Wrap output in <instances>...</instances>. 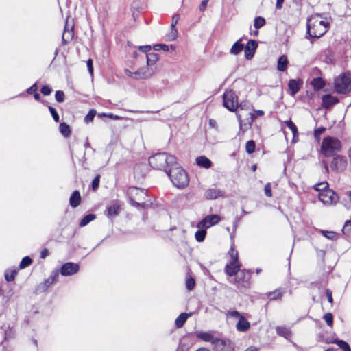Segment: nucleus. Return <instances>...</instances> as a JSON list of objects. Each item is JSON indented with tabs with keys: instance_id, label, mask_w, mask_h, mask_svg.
Segmentation results:
<instances>
[{
	"instance_id": "nucleus-1",
	"label": "nucleus",
	"mask_w": 351,
	"mask_h": 351,
	"mask_svg": "<svg viewBox=\"0 0 351 351\" xmlns=\"http://www.w3.org/2000/svg\"><path fill=\"white\" fill-rule=\"evenodd\" d=\"M130 204L136 208H147L152 205V201L147 191L136 186H130L127 190Z\"/></svg>"
},
{
	"instance_id": "nucleus-2",
	"label": "nucleus",
	"mask_w": 351,
	"mask_h": 351,
	"mask_svg": "<svg viewBox=\"0 0 351 351\" xmlns=\"http://www.w3.org/2000/svg\"><path fill=\"white\" fill-rule=\"evenodd\" d=\"M329 21L319 14L311 16L307 21L308 34L312 38H320L328 30Z\"/></svg>"
},
{
	"instance_id": "nucleus-3",
	"label": "nucleus",
	"mask_w": 351,
	"mask_h": 351,
	"mask_svg": "<svg viewBox=\"0 0 351 351\" xmlns=\"http://www.w3.org/2000/svg\"><path fill=\"white\" fill-rule=\"evenodd\" d=\"M176 158L167 153H157L149 158V165L154 169L167 173L172 166L176 165Z\"/></svg>"
},
{
	"instance_id": "nucleus-4",
	"label": "nucleus",
	"mask_w": 351,
	"mask_h": 351,
	"mask_svg": "<svg viewBox=\"0 0 351 351\" xmlns=\"http://www.w3.org/2000/svg\"><path fill=\"white\" fill-rule=\"evenodd\" d=\"M173 184L178 189H183L188 186L189 179L187 173L176 162V165L171 167L167 171Z\"/></svg>"
},
{
	"instance_id": "nucleus-5",
	"label": "nucleus",
	"mask_w": 351,
	"mask_h": 351,
	"mask_svg": "<svg viewBox=\"0 0 351 351\" xmlns=\"http://www.w3.org/2000/svg\"><path fill=\"white\" fill-rule=\"evenodd\" d=\"M342 147L341 142L337 138L332 136H326L324 138L322 145L321 152L326 156H332L335 153L341 151Z\"/></svg>"
},
{
	"instance_id": "nucleus-6",
	"label": "nucleus",
	"mask_w": 351,
	"mask_h": 351,
	"mask_svg": "<svg viewBox=\"0 0 351 351\" xmlns=\"http://www.w3.org/2000/svg\"><path fill=\"white\" fill-rule=\"evenodd\" d=\"M228 255L230 258L225 267V271L227 275L233 276L236 275L240 269L239 253L234 250L233 246H231L228 251Z\"/></svg>"
},
{
	"instance_id": "nucleus-7",
	"label": "nucleus",
	"mask_w": 351,
	"mask_h": 351,
	"mask_svg": "<svg viewBox=\"0 0 351 351\" xmlns=\"http://www.w3.org/2000/svg\"><path fill=\"white\" fill-rule=\"evenodd\" d=\"M334 87L339 94H347L351 91V77L346 74H341L335 78Z\"/></svg>"
},
{
	"instance_id": "nucleus-8",
	"label": "nucleus",
	"mask_w": 351,
	"mask_h": 351,
	"mask_svg": "<svg viewBox=\"0 0 351 351\" xmlns=\"http://www.w3.org/2000/svg\"><path fill=\"white\" fill-rule=\"evenodd\" d=\"M223 106L234 112L239 107L238 97L232 90H227L223 95Z\"/></svg>"
},
{
	"instance_id": "nucleus-9",
	"label": "nucleus",
	"mask_w": 351,
	"mask_h": 351,
	"mask_svg": "<svg viewBox=\"0 0 351 351\" xmlns=\"http://www.w3.org/2000/svg\"><path fill=\"white\" fill-rule=\"evenodd\" d=\"M58 277L59 271L58 269L53 270L48 278L37 285L36 293H41L45 292L53 283L58 281Z\"/></svg>"
},
{
	"instance_id": "nucleus-10",
	"label": "nucleus",
	"mask_w": 351,
	"mask_h": 351,
	"mask_svg": "<svg viewBox=\"0 0 351 351\" xmlns=\"http://www.w3.org/2000/svg\"><path fill=\"white\" fill-rule=\"evenodd\" d=\"M154 71L149 67H143L136 72H132L128 69H125V73L129 77L135 80L147 79L151 77Z\"/></svg>"
},
{
	"instance_id": "nucleus-11",
	"label": "nucleus",
	"mask_w": 351,
	"mask_h": 351,
	"mask_svg": "<svg viewBox=\"0 0 351 351\" xmlns=\"http://www.w3.org/2000/svg\"><path fill=\"white\" fill-rule=\"evenodd\" d=\"M234 345L229 339L215 338L213 342L214 351H234Z\"/></svg>"
},
{
	"instance_id": "nucleus-12",
	"label": "nucleus",
	"mask_w": 351,
	"mask_h": 351,
	"mask_svg": "<svg viewBox=\"0 0 351 351\" xmlns=\"http://www.w3.org/2000/svg\"><path fill=\"white\" fill-rule=\"evenodd\" d=\"M221 221V217L217 214L206 215L197 225V228H208L217 224Z\"/></svg>"
},
{
	"instance_id": "nucleus-13",
	"label": "nucleus",
	"mask_w": 351,
	"mask_h": 351,
	"mask_svg": "<svg viewBox=\"0 0 351 351\" xmlns=\"http://www.w3.org/2000/svg\"><path fill=\"white\" fill-rule=\"evenodd\" d=\"M319 199L323 204L326 205L335 204L339 199L338 196L331 189H326L320 192Z\"/></svg>"
},
{
	"instance_id": "nucleus-14",
	"label": "nucleus",
	"mask_w": 351,
	"mask_h": 351,
	"mask_svg": "<svg viewBox=\"0 0 351 351\" xmlns=\"http://www.w3.org/2000/svg\"><path fill=\"white\" fill-rule=\"evenodd\" d=\"M74 37V25L69 23L68 19L66 20L64 32L62 36V45H66L70 43Z\"/></svg>"
},
{
	"instance_id": "nucleus-15",
	"label": "nucleus",
	"mask_w": 351,
	"mask_h": 351,
	"mask_svg": "<svg viewBox=\"0 0 351 351\" xmlns=\"http://www.w3.org/2000/svg\"><path fill=\"white\" fill-rule=\"evenodd\" d=\"M79 270L80 265L77 263L67 262L62 265L60 273L62 276H68L77 274Z\"/></svg>"
},
{
	"instance_id": "nucleus-16",
	"label": "nucleus",
	"mask_w": 351,
	"mask_h": 351,
	"mask_svg": "<svg viewBox=\"0 0 351 351\" xmlns=\"http://www.w3.org/2000/svg\"><path fill=\"white\" fill-rule=\"evenodd\" d=\"M347 160L344 156H335L332 162V167L337 171H343L347 167Z\"/></svg>"
},
{
	"instance_id": "nucleus-17",
	"label": "nucleus",
	"mask_w": 351,
	"mask_h": 351,
	"mask_svg": "<svg viewBox=\"0 0 351 351\" xmlns=\"http://www.w3.org/2000/svg\"><path fill=\"white\" fill-rule=\"evenodd\" d=\"M258 47V43L254 40H250L244 48L245 57L247 60L253 58Z\"/></svg>"
},
{
	"instance_id": "nucleus-18",
	"label": "nucleus",
	"mask_w": 351,
	"mask_h": 351,
	"mask_svg": "<svg viewBox=\"0 0 351 351\" xmlns=\"http://www.w3.org/2000/svg\"><path fill=\"white\" fill-rule=\"evenodd\" d=\"M121 204L119 201H113L106 207V216L108 218H112L119 215L121 210Z\"/></svg>"
},
{
	"instance_id": "nucleus-19",
	"label": "nucleus",
	"mask_w": 351,
	"mask_h": 351,
	"mask_svg": "<svg viewBox=\"0 0 351 351\" xmlns=\"http://www.w3.org/2000/svg\"><path fill=\"white\" fill-rule=\"evenodd\" d=\"M82 202V197L79 191H74L70 198H69V204L72 208H76L80 205Z\"/></svg>"
},
{
	"instance_id": "nucleus-20",
	"label": "nucleus",
	"mask_w": 351,
	"mask_h": 351,
	"mask_svg": "<svg viewBox=\"0 0 351 351\" xmlns=\"http://www.w3.org/2000/svg\"><path fill=\"white\" fill-rule=\"evenodd\" d=\"M337 102L338 99L330 95H325L322 97V106L325 108H329Z\"/></svg>"
},
{
	"instance_id": "nucleus-21",
	"label": "nucleus",
	"mask_w": 351,
	"mask_h": 351,
	"mask_svg": "<svg viewBox=\"0 0 351 351\" xmlns=\"http://www.w3.org/2000/svg\"><path fill=\"white\" fill-rule=\"evenodd\" d=\"M303 82L300 80H290L289 82V88L291 92V95H295L300 89Z\"/></svg>"
},
{
	"instance_id": "nucleus-22",
	"label": "nucleus",
	"mask_w": 351,
	"mask_h": 351,
	"mask_svg": "<svg viewBox=\"0 0 351 351\" xmlns=\"http://www.w3.org/2000/svg\"><path fill=\"white\" fill-rule=\"evenodd\" d=\"M226 316L228 319H238V322L236 324L237 329L241 332V314L237 311H228L226 314Z\"/></svg>"
},
{
	"instance_id": "nucleus-23",
	"label": "nucleus",
	"mask_w": 351,
	"mask_h": 351,
	"mask_svg": "<svg viewBox=\"0 0 351 351\" xmlns=\"http://www.w3.org/2000/svg\"><path fill=\"white\" fill-rule=\"evenodd\" d=\"M221 191L217 189H208L205 191L204 196L206 199H215L218 197L222 196Z\"/></svg>"
},
{
	"instance_id": "nucleus-24",
	"label": "nucleus",
	"mask_w": 351,
	"mask_h": 351,
	"mask_svg": "<svg viewBox=\"0 0 351 351\" xmlns=\"http://www.w3.org/2000/svg\"><path fill=\"white\" fill-rule=\"evenodd\" d=\"M197 164L204 168H210L212 166V162L209 158L204 156H199L196 158Z\"/></svg>"
},
{
	"instance_id": "nucleus-25",
	"label": "nucleus",
	"mask_w": 351,
	"mask_h": 351,
	"mask_svg": "<svg viewBox=\"0 0 351 351\" xmlns=\"http://www.w3.org/2000/svg\"><path fill=\"white\" fill-rule=\"evenodd\" d=\"M285 291H282L280 289H277L274 290V291H271L267 293V299L269 300H276L280 299L282 295L284 294Z\"/></svg>"
},
{
	"instance_id": "nucleus-26",
	"label": "nucleus",
	"mask_w": 351,
	"mask_h": 351,
	"mask_svg": "<svg viewBox=\"0 0 351 351\" xmlns=\"http://www.w3.org/2000/svg\"><path fill=\"white\" fill-rule=\"evenodd\" d=\"M59 130L62 135L64 137H69L71 134L70 126L65 122H62L59 125Z\"/></svg>"
},
{
	"instance_id": "nucleus-27",
	"label": "nucleus",
	"mask_w": 351,
	"mask_h": 351,
	"mask_svg": "<svg viewBox=\"0 0 351 351\" xmlns=\"http://www.w3.org/2000/svg\"><path fill=\"white\" fill-rule=\"evenodd\" d=\"M197 337L205 342H210L213 345V342L215 338L210 332H199L197 334Z\"/></svg>"
},
{
	"instance_id": "nucleus-28",
	"label": "nucleus",
	"mask_w": 351,
	"mask_h": 351,
	"mask_svg": "<svg viewBox=\"0 0 351 351\" xmlns=\"http://www.w3.org/2000/svg\"><path fill=\"white\" fill-rule=\"evenodd\" d=\"M276 332L280 336H282L287 339H289L291 337V332L289 328L287 327H276Z\"/></svg>"
},
{
	"instance_id": "nucleus-29",
	"label": "nucleus",
	"mask_w": 351,
	"mask_h": 351,
	"mask_svg": "<svg viewBox=\"0 0 351 351\" xmlns=\"http://www.w3.org/2000/svg\"><path fill=\"white\" fill-rule=\"evenodd\" d=\"M189 315L187 313H182L176 319L175 324L177 328H182L187 320Z\"/></svg>"
},
{
	"instance_id": "nucleus-30",
	"label": "nucleus",
	"mask_w": 351,
	"mask_h": 351,
	"mask_svg": "<svg viewBox=\"0 0 351 351\" xmlns=\"http://www.w3.org/2000/svg\"><path fill=\"white\" fill-rule=\"evenodd\" d=\"M315 90H319L322 88L325 83L321 77L313 78L311 82Z\"/></svg>"
},
{
	"instance_id": "nucleus-31",
	"label": "nucleus",
	"mask_w": 351,
	"mask_h": 351,
	"mask_svg": "<svg viewBox=\"0 0 351 351\" xmlns=\"http://www.w3.org/2000/svg\"><path fill=\"white\" fill-rule=\"evenodd\" d=\"M199 230L195 233V238L197 242H202L204 241L207 232L204 228H198Z\"/></svg>"
},
{
	"instance_id": "nucleus-32",
	"label": "nucleus",
	"mask_w": 351,
	"mask_h": 351,
	"mask_svg": "<svg viewBox=\"0 0 351 351\" xmlns=\"http://www.w3.org/2000/svg\"><path fill=\"white\" fill-rule=\"evenodd\" d=\"M287 58L285 56H282L278 60V69L280 71H285L287 66Z\"/></svg>"
},
{
	"instance_id": "nucleus-33",
	"label": "nucleus",
	"mask_w": 351,
	"mask_h": 351,
	"mask_svg": "<svg viewBox=\"0 0 351 351\" xmlns=\"http://www.w3.org/2000/svg\"><path fill=\"white\" fill-rule=\"evenodd\" d=\"M96 215L95 214H88L84 216L80 222V227H84L89 223L90 221L95 219Z\"/></svg>"
},
{
	"instance_id": "nucleus-34",
	"label": "nucleus",
	"mask_w": 351,
	"mask_h": 351,
	"mask_svg": "<svg viewBox=\"0 0 351 351\" xmlns=\"http://www.w3.org/2000/svg\"><path fill=\"white\" fill-rule=\"evenodd\" d=\"M286 125L289 128V129L291 130V131L293 133V141H295V138L298 136V129L296 125L294 124L293 122H292L291 120L286 121L285 122Z\"/></svg>"
},
{
	"instance_id": "nucleus-35",
	"label": "nucleus",
	"mask_w": 351,
	"mask_h": 351,
	"mask_svg": "<svg viewBox=\"0 0 351 351\" xmlns=\"http://www.w3.org/2000/svg\"><path fill=\"white\" fill-rule=\"evenodd\" d=\"M17 274V270L8 269L5 272V278L8 282L13 281Z\"/></svg>"
},
{
	"instance_id": "nucleus-36",
	"label": "nucleus",
	"mask_w": 351,
	"mask_h": 351,
	"mask_svg": "<svg viewBox=\"0 0 351 351\" xmlns=\"http://www.w3.org/2000/svg\"><path fill=\"white\" fill-rule=\"evenodd\" d=\"M147 58V65H152L155 64L158 60V56L157 53L154 52L149 53L146 55Z\"/></svg>"
},
{
	"instance_id": "nucleus-37",
	"label": "nucleus",
	"mask_w": 351,
	"mask_h": 351,
	"mask_svg": "<svg viewBox=\"0 0 351 351\" xmlns=\"http://www.w3.org/2000/svg\"><path fill=\"white\" fill-rule=\"evenodd\" d=\"M241 51V38H239L234 43L230 49V53L232 54H238Z\"/></svg>"
},
{
	"instance_id": "nucleus-38",
	"label": "nucleus",
	"mask_w": 351,
	"mask_h": 351,
	"mask_svg": "<svg viewBox=\"0 0 351 351\" xmlns=\"http://www.w3.org/2000/svg\"><path fill=\"white\" fill-rule=\"evenodd\" d=\"M97 114V111L95 109H90L87 114L84 117V121L86 123H90L93 121L94 117Z\"/></svg>"
},
{
	"instance_id": "nucleus-39",
	"label": "nucleus",
	"mask_w": 351,
	"mask_h": 351,
	"mask_svg": "<svg viewBox=\"0 0 351 351\" xmlns=\"http://www.w3.org/2000/svg\"><path fill=\"white\" fill-rule=\"evenodd\" d=\"M178 36V32L176 27H171L170 32L166 35L167 41H172L176 39Z\"/></svg>"
},
{
	"instance_id": "nucleus-40",
	"label": "nucleus",
	"mask_w": 351,
	"mask_h": 351,
	"mask_svg": "<svg viewBox=\"0 0 351 351\" xmlns=\"http://www.w3.org/2000/svg\"><path fill=\"white\" fill-rule=\"evenodd\" d=\"M265 19L261 16H257L254 19V26L256 29H259L265 25Z\"/></svg>"
},
{
	"instance_id": "nucleus-41",
	"label": "nucleus",
	"mask_w": 351,
	"mask_h": 351,
	"mask_svg": "<svg viewBox=\"0 0 351 351\" xmlns=\"http://www.w3.org/2000/svg\"><path fill=\"white\" fill-rule=\"evenodd\" d=\"M333 342L337 344L343 351H351L350 346L346 341L336 339Z\"/></svg>"
},
{
	"instance_id": "nucleus-42",
	"label": "nucleus",
	"mask_w": 351,
	"mask_h": 351,
	"mask_svg": "<svg viewBox=\"0 0 351 351\" xmlns=\"http://www.w3.org/2000/svg\"><path fill=\"white\" fill-rule=\"evenodd\" d=\"M32 263V259L29 256H25L22 258L21 261L19 264L20 269H24L29 265H30Z\"/></svg>"
},
{
	"instance_id": "nucleus-43",
	"label": "nucleus",
	"mask_w": 351,
	"mask_h": 351,
	"mask_svg": "<svg viewBox=\"0 0 351 351\" xmlns=\"http://www.w3.org/2000/svg\"><path fill=\"white\" fill-rule=\"evenodd\" d=\"M265 114L264 111L263 110H253L252 112H251L250 113V119H251V121H250V124L258 117H262Z\"/></svg>"
},
{
	"instance_id": "nucleus-44",
	"label": "nucleus",
	"mask_w": 351,
	"mask_h": 351,
	"mask_svg": "<svg viewBox=\"0 0 351 351\" xmlns=\"http://www.w3.org/2000/svg\"><path fill=\"white\" fill-rule=\"evenodd\" d=\"M185 285H186V288L189 291L193 290L195 286V279L192 277H189V278H186V282H185Z\"/></svg>"
},
{
	"instance_id": "nucleus-45",
	"label": "nucleus",
	"mask_w": 351,
	"mask_h": 351,
	"mask_svg": "<svg viewBox=\"0 0 351 351\" xmlns=\"http://www.w3.org/2000/svg\"><path fill=\"white\" fill-rule=\"evenodd\" d=\"M255 149V143L254 141H248L245 144V150L248 154H252Z\"/></svg>"
},
{
	"instance_id": "nucleus-46",
	"label": "nucleus",
	"mask_w": 351,
	"mask_h": 351,
	"mask_svg": "<svg viewBox=\"0 0 351 351\" xmlns=\"http://www.w3.org/2000/svg\"><path fill=\"white\" fill-rule=\"evenodd\" d=\"M328 184L327 182H320V183H318L317 184L315 185L314 186V189L315 190L317 191H323L324 190H326V189H328Z\"/></svg>"
},
{
	"instance_id": "nucleus-47",
	"label": "nucleus",
	"mask_w": 351,
	"mask_h": 351,
	"mask_svg": "<svg viewBox=\"0 0 351 351\" xmlns=\"http://www.w3.org/2000/svg\"><path fill=\"white\" fill-rule=\"evenodd\" d=\"M322 234L325 237H326V238H328V239H329L330 240H335L337 238V233L335 232H332V231H324V230H322Z\"/></svg>"
},
{
	"instance_id": "nucleus-48",
	"label": "nucleus",
	"mask_w": 351,
	"mask_h": 351,
	"mask_svg": "<svg viewBox=\"0 0 351 351\" xmlns=\"http://www.w3.org/2000/svg\"><path fill=\"white\" fill-rule=\"evenodd\" d=\"M56 100L58 103H62L65 99V94L62 90H57L55 93Z\"/></svg>"
},
{
	"instance_id": "nucleus-49",
	"label": "nucleus",
	"mask_w": 351,
	"mask_h": 351,
	"mask_svg": "<svg viewBox=\"0 0 351 351\" xmlns=\"http://www.w3.org/2000/svg\"><path fill=\"white\" fill-rule=\"evenodd\" d=\"M49 108V110L53 119V120L56 121V122H59L60 121V117H59V114L58 113V112L56 111V108H54L53 107L49 106L48 107Z\"/></svg>"
},
{
	"instance_id": "nucleus-50",
	"label": "nucleus",
	"mask_w": 351,
	"mask_h": 351,
	"mask_svg": "<svg viewBox=\"0 0 351 351\" xmlns=\"http://www.w3.org/2000/svg\"><path fill=\"white\" fill-rule=\"evenodd\" d=\"M40 92L43 95L47 96L51 93L52 89L49 85H44L40 88Z\"/></svg>"
},
{
	"instance_id": "nucleus-51",
	"label": "nucleus",
	"mask_w": 351,
	"mask_h": 351,
	"mask_svg": "<svg viewBox=\"0 0 351 351\" xmlns=\"http://www.w3.org/2000/svg\"><path fill=\"white\" fill-rule=\"evenodd\" d=\"M324 319L325 322H326V324H328V326H332V323H333V316H332V313H328L325 314L324 316Z\"/></svg>"
},
{
	"instance_id": "nucleus-52",
	"label": "nucleus",
	"mask_w": 351,
	"mask_h": 351,
	"mask_svg": "<svg viewBox=\"0 0 351 351\" xmlns=\"http://www.w3.org/2000/svg\"><path fill=\"white\" fill-rule=\"evenodd\" d=\"M343 232L345 234H350L351 233V221H347L343 228Z\"/></svg>"
},
{
	"instance_id": "nucleus-53",
	"label": "nucleus",
	"mask_w": 351,
	"mask_h": 351,
	"mask_svg": "<svg viewBox=\"0 0 351 351\" xmlns=\"http://www.w3.org/2000/svg\"><path fill=\"white\" fill-rule=\"evenodd\" d=\"M99 182H100V176L98 175L96 177H95V178L93 179V180L92 182L93 190L95 191L96 189H97L99 184Z\"/></svg>"
},
{
	"instance_id": "nucleus-54",
	"label": "nucleus",
	"mask_w": 351,
	"mask_h": 351,
	"mask_svg": "<svg viewBox=\"0 0 351 351\" xmlns=\"http://www.w3.org/2000/svg\"><path fill=\"white\" fill-rule=\"evenodd\" d=\"M153 48L156 51H158V50H160V49H162L165 51H169V47L167 45H165V44H157V45H155L153 47Z\"/></svg>"
},
{
	"instance_id": "nucleus-55",
	"label": "nucleus",
	"mask_w": 351,
	"mask_h": 351,
	"mask_svg": "<svg viewBox=\"0 0 351 351\" xmlns=\"http://www.w3.org/2000/svg\"><path fill=\"white\" fill-rule=\"evenodd\" d=\"M264 192L267 197H271L272 193H271V187L270 183H267L265 187H264Z\"/></svg>"
},
{
	"instance_id": "nucleus-56",
	"label": "nucleus",
	"mask_w": 351,
	"mask_h": 351,
	"mask_svg": "<svg viewBox=\"0 0 351 351\" xmlns=\"http://www.w3.org/2000/svg\"><path fill=\"white\" fill-rule=\"evenodd\" d=\"M38 90V86L37 84L34 83L33 85H32L29 88L27 89V93L29 95H33Z\"/></svg>"
},
{
	"instance_id": "nucleus-57",
	"label": "nucleus",
	"mask_w": 351,
	"mask_h": 351,
	"mask_svg": "<svg viewBox=\"0 0 351 351\" xmlns=\"http://www.w3.org/2000/svg\"><path fill=\"white\" fill-rule=\"evenodd\" d=\"M179 19H180V16H179L178 14H174L172 16L171 25V27H176V25H177V23H178V21H179Z\"/></svg>"
},
{
	"instance_id": "nucleus-58",
	"label": "nucleus",
	"mask_w": 351,
	"mask_h": 351,
	"mask_svg": "<svg viewBox=\"0 0 351 351\" xmlns=\"http://www.w3.org/2000/svg\"><path fill=\"white\" fill-rule=\"evenodd\" d=\"M325 129L324 128H320L315 130L314 135L315 137L317 139L319 138V136L324 132Z\"/></svg>"
},
{
	"instance_id": "nucleus-59",
	"label": "nucleus",
	"mask_w": 351,
	"mask_h": 351,
	"mask_svg": "<svg viewBox=\"0 0 351 351\" xmlns=\"http://www.w3.org/2000/svg\"><path fill=\"white\" fill-rule=\"evenodd\" d=\"M87 67L90 73L93 71V63L92 59H88L87 61Z\"/></svg>"
},
{
	"instance_id": "nucleus-60",
	"label": "nucleus",
	"mask_w": 351,
	"mask_h": 351,
	"mask_svg": "<svg viewBox=\"0 0 351 351\" xmlns=\"http://www.w3.org/2000/svg\"><path fill=\"white\" fill-rule=\"evenodd\" d=\"M250 326V323L243 317V331L248 330Z\"/></svg>"
},
{
	"instance_id": "nucleus-61",
	"label": "nucleus",
	"mask_w": 351,
	"mask_h": 351,
	"mask_svg": "<svg viewBox=\"0 0 351 351\" xmlns=\"http://www.w3.org/2000/svg\"><path fill=\"white\" fill-rule=\"evenodd\" d=\"M209 0H203L199 5V10L203 11L206 9Z\"/></svg>"
},
{
	"instance_id": "nucleus-62",
	"label": "nucleus",
	"mask_w": 351,
	"mask_h": 351,
	"mask_svg": "<svg viewBox=\"0 0 351 351\" xmlns=\"http://www.w3.org/2000/svg\"><path fill=\"white\" fill-rule=\"evenodd\" d=\"M48 250L47 248H44L40 252V258H45L46 256L48 255Z\"/></svg>"
},
{
	"instance_id": "nucleus-63",
	"label": "nucleus",
	"mask_w": 351,
	"mask_h": 351,
	"mask_svg": "<svg viewBox=\"0 0 351 351\" xmlns=\"http://www.w3.org/2000/svg\"><path fill=\"white\" fill-rule=\"evenodd\" d=\"M139 49L143 52H147L151 49V46L150 45L141 46L139 47Z\"/></svg>"
},
{
	"instance_id": "nucleus-64",
	"label": "nucleus",
	"mask_w": 351,
	"mask_h": 351,
	"mask_svg": "<svg viewBox=\"0 0 351 351\" xmlns=\"http://www.w3.org/2000/svg\"><path fill=\"white\" fill-rule=\"evenodd\" d=\"M346 195L348 197V205H349V206H351V190L349 191H347Z\"/></svg>"
}]
</instances>
